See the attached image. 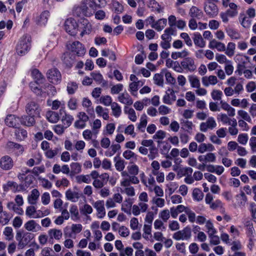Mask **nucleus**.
<instances>
[{"label": "nucleus", "mask_w": 256, "mask_h": 256, "mask_svg": "<svg viewBox=\"0 0 256 256\" xmlns=\"http://www.w3.org/2000/svg\"><path fill=\"white\" fill-rule=\"evenodd\" d=\"M34 116H24L20 118V123L24 126H32L35 124Z\"/></svg>", "instance_id": "27"}, {"label": "nucleus", "mask_w": 256, "mask_h": 256, "mask_svg": "<svg viewBox=\"0 0 256 256\" xmlns=\"http://www.w3.org/2000/svg\"><path fill=\"white\" fill-rule=\"evenodd\" d=\"M174 34V30L172 28H168L164 31V34L161 36L162 40H168L171 41L172 40V35Z\"/></svg>", "instance_id": "42"}, {"label": "nucleus", "mask_w": 256, "mask_h": 256, "mask_svg": "<svg viewBox=\"0 0 256 256\" xmlns=\"http://www.w3.org/2000/svg\"><path fill=\"white\" fill-rule=\"evenodd\" d=\"M93 80L98 84H101L103 81V77L99 72H94L90 74Z\"/></svg>", "instance_id": "55"}, {"label": "nucleus", "mask_w": 256, "mask_h": 256, "mask_svg": "<svg viewBox=\"0 0 256 256\" xmlns=\"http://www.w3.org/2000/svg\"><path fill=\"white\" fill-rule=\"evenodd\" d=\"M40 196V192L36 189H34L32 190L31 194L28 198V203L31 204H36L37 200Z\"/></svg>", "instance_id": "29"}, {"label": "nucleus", "mask_w": 256, "mask_h": 256, "mask_svg": "<svg viewBox=\"0 0 256 256\" xmlns=\"http://www.w3.org/2000/svg\"><path fill=\"white\" fill-rule=\"evenodd\" d=\"M22 187L23 186H18L16 182L12 181H8L3 186L4 190L5 192L10 190L14 192L20 191L21 190L24 189Z\"/></svg>", "instance_id": "19"}, {"label": "nucleus", "mask_w": 256, "mask_h": 256, "mask_svg": "<svg viewBox=\"0 0 256 256\" xmlns=\"http://www.w3.org/2000/svg\"><path fill=\"white\" fill-rule=\"evenodd\" d=\"M71 172L73 174H79L81 170V165L78 162H72L70 164Z\"/></svg>", "instance_id": "52"}, {"label": "nucleus", "mask_w": 256, "mask_h": 256, "mask_svg": "<svg viewBox=\"0 0 256 256\" xmlns=\"http://www.w3.org/2000/svg\"><path fill=\"white\" fill-rule=\"evenodd\" d=\"M20 118L16 116L15 115L10 114L6 116L5 119L6 124L12 128H17L20 126Z\"/></svg>", "instance_id": "14"}, {"label": "nucleus", "mask_w": 256, "mask_h": 256, "mask_svg": "<svg viewBox=\"0 0 256 256\" xmlns=\"http://www.w3.org/2000/svg\"><path fill=\"white\" fill-rule=\"evenodd\" d=\"M239 20L242 26L245 28L250 27L252 22L250 18L246 16L244 14H240Z\"/></svg>", "instance_id": "36"}, {"label": "nucleus", "mask_w": 256, "mask_h": 256, "mask_svg": "<svg viewBox=\"0 0 256 256\" xmlns=\"http://www.w3.org/2000/svg\"><path fill=\"white\" fill-rule=\"evenodd\" d=\"M167 20L166 18H160L156 21L155 24L152 26V28H154L158 32L162 30L166 26Z\"/></svg>", "instance_id": "31"}, {"label": "nucleus", "mask_w": 256, "mask_h": 256, "mask_svg": "<svg viewBox=\"0 0 256 256\" xmlns=\"http://www.w3.org/2000/svg\"><path fill=\"white\" fill-rule=\"evenodd\" d=\"M150 153L148 156L150 160H154L158 154V150L154 145L148 148Z\"/></svg>", "instance_id": "51"}, {"label": "nucleus", "mask_w": 256, "mask_h": 256, "mask_svg": "<svg viewBox=\"0 0 256 256\" xmlns=\"http://www.w3.org/2000/svg\"><path fill=\"white\" fill-rule=\"evenodd\" d=\"M64 28L66 32L71 36H75L78 30V24L72 18H68L65 21Z\"/></svg>", "instance_id": "5"}, {"label": "nucleus", "mask_w": 256, "mask_h": 256, "mask_svg": "<svg viewBox=\"0 0 256 256\" xmlns=\"http://www.w3.org/2000/svg\"><path fill=\"white\" fill-rule=\"evenodd\" d=\"M204 10L206 14L210 18L218 15V10L217 6L212 1H206L204 3Z\"/></svg>", "instance_id": "6"}, {"label": "nucleus", "mask_w": 256, "mask_h": 256, "mask_svg": "<svg viewBox=\"0 0 256 256\" xmlns=\"http://www.w3.org/2000/svg\"><path fill=\"white\" fill-rule=\"evenodd\" d=\"M16 135L18 139L22 140L27 136V132L24 129H18L16 130Z\"/></svg>", "instance_id": "58"}, {"label": "nucleus", "mask_w": 256, "mask_h": 256, "mask_svg": "<svg viewBox=\"0 0 256 256\" xmlns=\"http://www.w3.org/2000/svg\"><path fill=\"white\" fill-rule=\"evenodd\" d=\"M112 10L114 12L120 14L124 10V8L122 4L116 0H112L111 2Z\"/></svg>", "instance_id": "38"}, {"label": "nucleus", "mask_w": 256, "mask_h": 256, "mask_svg": "<svg viewBox=\"0 0 256 256\" xmlns=\"http://www.w3.org/2000/svg\"><path fill=\"white\" fill-rule=\"evenodd\" d=\"M50 16V12L48 10H44L36 18V22L38 25L44 26L46 24Z\"/></svg>", "instance_id": "18"}, {"label": "nucleus", "mask_w": 256, "mask_h": 256, "mask_svg": "<svg viewBox=\"0 0 256 256\" xmlns=\"http://www.w3.org/2000/svg\"><path fill=\"white\" fill-rule=\"evenodd\" d=\"M202 82L204 86H208L210 84H216L218 83V80L216 76L212 75L209 76H205L202 77Z\"/></svg>", "instance_id": "26"}, {"label": "nucleus", "mask_w": 256, "mask_h": 256, "mask_svg": "<svg viewBox=\"0 0 256 256\" xmlns=\"http://www.w3.org/2000/svg\"><path fill=\"white\" fill-rule=\"evenodd\" d=\"M192 236V230L189 226H186L184 229L178 230L174 234L172 238L176 240H188Z\"/></svg>", "instance_id": "3"}, {"label": "nucleus", "mask_w": 256, "mask_h": 256, "mask_svg": "<svg viewBox=\"0 0 256 256\" xmlns=\"http://www.w3.org/2000/svg\"><path fill=\"white\" fill-rule=\"evenodd\" d=\"M76 181L78 184L84 182L86 184H90L91 182V179L89 175H80L76 178Z\"/></svg>", "instance_id": "45"}, {"label": "nucleus", "mask_w": 256, "mask_h": 256, "mask_svg": "<svg viewBox=\"0 0 256 256\" xmlns=\"http://www.w3.org/2000/svg\"><path fill=\"white\" fill-rule=\"evenodd\" d=\"M80 26H78L80 29L82 30L80 36H83L84 34H89L91 32L92 26L86 18L81 20Z\"/></svg>", "instance_id": "13"}, {"label": "nucleus", "mask_w": 256, "mask_h": 256, "mask_svg": "<svg viewBox=\"0 0 256 256\" xmlns=\"http://www.w3.org/2000/svg\"><path fill=\"white\" fill-rule=\"evenodd\" d=\"M227 34L232 38L238 40L240 38V34L234 30L232 28H228L226 29Z\"/></svg>", "instance_id": "56"}, {"label": "nucleus", "mask_w": 256, "mask_h": 256, "mask_svg": "<svg viewBox=\"0 0 256 256\" xmlns=\"http://www.w3.org/2000/svg\"><path fill=\"white\" fill-rule=\"evenodd\" d=\"M118 100L125 104L131 105L132 104L133 101L127 92L120 94L118 97Z\"/></svg>", "instance_id": "30"}, {"label": "nucleus", "mask_w": 256, "mask_h": 256, "mask_svg": "<svg viewBox=\"0 0 256 256\" xmlns=\"http://www.w3.org/2000/svg\"><path fill=\"white\" fill-rule=\"evenodd\" d=\"M138 178L136 176L132 175L123 178L121 182V186H129L131 184H138L139 183Z\"/></svg>", "instance_id": "22"}, {"label": "nucleus", "mask_w": 256, "mask_h": 256, "mask_svg": "<svg viewBox=\"0 0 256 256\" xmlns=\"http://www.w3.org/2000/svg\"><path fill=\"white\" fill-rule=\"evenodd\" d=\"M188 79L192 87L196 88H200V82L197 76H189Z\"/></svg>", "instance_id": "50"}, {"label": "nucleus", "mask_w": 256, "mask_h": 256, "mask_svg": "<svg viewBox=\"0 0 256 256\" xmlns=\"http://www.w3.org/2000/svg\"><path fill=\"white\" fill-rule=\"evenodd\" d=\"M236 198L238 200V204L239 206H244L245 205L247 201V198L244 192H241L240 194L236 195Z\"/></svg>", "instance_id": "49"}, {"label": "nucleus", "mask_w": 256, "mask_h": 256, "mask_svg": "<svg viewBox=\"0 0 256 256\" xmlns=\"http://www.w3.org/2000/svg\"><path fill=\"white\" fill-rule=\"evenodd\" d=\"M80 212L84 215L90 214L92 212V207L88 204H85L82 208H80Z\"/></svg>", "instance_id": "61"}, {"label": "nucleus", "mask_w": 256, "mask_h": 256, "mask_svg": "<svg viewBox=\"0 0 256 256\" xmlns=\"http://www.w3.org/2000/svg\"><path fill=\"white\" fill-rule=\"evenodd\" d=\"M46 117L47 120L52 123H56L60 119L58 114L52 111L48 112L46 114Z\"/></svg>", "instance_id": "32"}, {"label": "nucleus", "mask_w": 256, "mask_h": 256, "mask_svg": "<svg viewBox=\"0 0 256 256\" xmlns=\"http://www.w3.org/2000/svg\"><path fill=\"white\" fill-rule=\"evenodd\" d=\"M68 50L76 54L78 56H84L86 53V49L82 43L78 41L72 42L67 44Z\"/></svg>", "instance_id": "4"}, {"label": "nucleus", "mask_w": 256, "mask_h": 256, "mask_svg": "<svg viewBox=\"0 0 256 256\" xmlns=\"http://www.w3.org/2000/svg\"><path fill=\"white\" fill-rule=\"evenodd\" d=\"M200 162L204 163L214 162L216 160V156L214 153L209 152L206 155H201L198 157Z\"/></svg>", "instance_id": "25"}, {"label": "nucleus", "mask_w": 256, "mask_h": 256, "mask_svg": "<svg viewBox=\"0 0 256 256\" xmlns=\"http://www.w3.org/2000/svg\"><path fill=\"white\" fill-rule=\"evenodd\" d=\"M148 123L147 116L146 114L142 115L140 119V122L138 124V129L142 132H144Z\"/></svg>", "instance_id": "39"}, {"label": "nucleus", "mask_w": 256, "mask_h": 256, "mask_svg": "<svg viewBox=\"0 0 256 256\" xmlns=\"http://www.w3.org/2000/svg\"><path fill=\"white\" fill-rule=\"evenodd\" d=\"M208 47L211 49L216 48L218 52L226 50L225 44L215 39L211 40L208 44Z\"/></svg>", "instance_id": "21"}, {"label": "nucleus", "mask_w": 256, "mask_h": 256, "mask_svg": "<svg viewBox=\"0 0 256 256\" xmlns=\"http://www.w3.org/2000/svg\"><path fill=\"white\" fill-rule=\"evenodd\" d=\"M90 7H94L96 10L104 7L106 3V0H90Z\"/></svg>", "instance_id": "37"}, {"label": "nucleus", "mask_w": 256, "mask_h": 256, "mask_svg": "<svg viewBox=\"0 0 256 256\" xmlns=\"http://www.w3.org/2000/svg\"><path fill=\"white\" fill-rule=\"evenodd\" d=\"M32 75L35 80L36 84H42L44 83V78L42 74L37 69H34L32 72Z\"/></svg>", "instance_id": "28"}, {"label": "nucleus", "mask_w": 256, "mask_h": 256, "mask_svg": "<svg viewBox=\"0 0 256 256\" xmlns=\"http://www.w3.org/2000/svg\"><path fill=\"white\" fill-rule=\"evenodd\" d=\"M6 148L11 152L16 150L18 152L22 153L24 150L22 145L12 142H8L6 144Z\"/></svg>", "instance_id": "24"}, {"label": "nucleus", "mask_w": 256, "mask_h": 256, "mask_svg": "<svg viewBox=\"0 0 256 256\" xmlns=\"http://www.w3.org/2000/svg\"><path fill=\"white\" fill-rule=\"evenodd\" d=\"M158 146H159L161 154H168L170 149L171 148L170 145L164 141L158 140Z\"/></svg>", "instance_id": "34"}, {"label": "nucleus", "mask_w": 256, "mask_h": 256, "mask_svg": "<svg viewBox=\"0 0 256 256\" xmlns=\"http://www.w3.org/2000/svg\"><path fill=\"white\" fill-rule=\"evenodd\" d=\"M68 106L71 110H76L78 106L77 100L74 98H72L68 102Z\"/></svg>", "instance_id": "60"}, {"label": "nucleus", "mask_w": 256, "mask_h": 256, "mask_svg": "<svg viewBox=\"0 0 256 256\" xmlns=\"http://www.w3.org/2000/svg\"><path fill=\"white\" fill-rule=\"evenodd\" d=\"M180 64L184 70L190 72L194 71L196 68V65L195 64L194 60L191 57H186L180 62Z\"/></svg>", "instance_id": "8"}, {"label": "nucleus", "mask_w": 256, "mask_h": 256, "mask_svg": "<svg viewBox=\"0 0 256 256\" xmlns=\"http://www.w3.org/2000/svg\"><path fill=\"white\" fill-rule=\"evenodd\" d=\"M189 54L188 52L184 50L180 52H173L171 54V57L172 59L177 60L178 58H186Z\"/></svg>", "instance_id": "43"}, {"label": "nucleus", "mask_w": 256, "mask_h": 256, "mask_svg": "<svg viewBox=\"0 0 256 256\" xmlns=\"http://www.w3.org/2000/svg\"><path fill=\"white\" fill-rule=\"evenodd\" d=\"M48 234L50 238H55L56 240H60L62 237V232L60 230L56 228L50 229L48 231Z\"/></svg>", "instance_id": "35"}, {"label": "nucleus", "mask_w": 256, "mask_h": 256, "mask_svg": "<svg viewBox=\"0 0 256 256\" xmlns=\"http://www.w3.org/2000/svg\"><path fill=\"white\" fill-rule=\"evenodd\" d=\"M6 206L8 210H12L18 214H22L23 213L22 209L18 205L16 206L12 202H8Z\"/></svg>", "instance_id": "40"}, {"label": "nucleus", "mask_w": 256, "mask_h": 256, "mask_svg": "<svg viewBox=\"0 0 256 256\" xmlns=\"http://www.w3.org/2000/svg\"><path fill=\"white\" fill-rule=\"evenodd\" d=\"M26 110L28 115L36 116L40 114V110L36 102H30L26 105Z\"/></svg>", "instance_id": "9"}, {"label": "nucleus", "mask_w": 256, "mask_h": 256, "mask_svg": "<svg viewBox=\"0 0 256 256\" xmlns=\"http://www.w3.org/2000/svg\"><path fill=\"white\" fill-rule=\"evenodd\" d=\"M192 197L194 200L199 202L202 200L204 194L200 189L196 188L193 190Z\"/></svg>", "instance_id": "48"}, {"label": "nucleus", "mask_w": 256, "mask_h": 256, "mask_svg": "<svg viewBox=\"0 0 256 256\" xmlns=\"http://www.w3.org/2000/svg\"><path fill=\"white\" fill-rule=\"evenodd\" d=\"M236 44L234 42H229L228 44L226 54L228 56H232L234 54Z\"/></svg>", "instance_id": "53"}, {"label": "nucleus", "mask_w": 256, "mask_h": 256, "mask_svg": "<svg viewBox=\"0 0 256 256\" xmlns=\"http://www.w3.org/2000/svg\"><path fill=\"white\" fill-rule=\"evenodd\" d=\"M181 124L184 128L190 132V130L192 129L193 124L188 120H181Z\"/></svg>", "instance_id": "57"}, {"label": "nucleus", "mask_w": 256, "mask_h": 256, "mask_svg": "<svg viewBox=\"0 0 256 256\" xmlns=\"http://www.w3.org/2000/svg\"><path fill=\"white\" fill-rule=\"evenodd\" d=\"M104 202L102 200H98L92 204V206L97 211V214L99 218H102L106 214L104 207Z\"/></svg>", "instance_id": "15"}, {"label": "nucleus", "mask_w": 256, "mask_h": 256, "mask_svg": "<svg viewBox=\"0 0 256 256\" xmlns=\"http://www.w3.org/2000/svg\"><path fill=\"white\" fill-rule=\"evenodd\" d=\"M47 77L49 81L54 84L60 82L62 79L60 72L56 68L50 69L48 71Z\"/></svg>", "instance_id": "7"}, {"label": "nucleus", "mask_w": 256, "mask_h": 256, "mask_svg": "<svg viewBox=\"0 0 256 256\" xmlns=\"http://www.w3.org/2000/svg\"><path fill=\"white\" fill-rule=\"evenodd\" d=\"M84 10V9L82 8V4H80V6L74 7L73 10L74 14L78 17L84 16V12H83Z\"/></svg>", "instance_id": "54"}, {"label": "nucleus", "mask_w": 256, "mask_h": 256, "mask_svg": "<svg viewBox=\"0 0 256 256\" xmlns=\"http://www.w3.org/2000/svg\"><path fill=\"white\" fill-rule=\"evenodd\" d=\"M31 38L29 35H24L20 38L16 46L17 54L20 56L25 55L30 48Z\"/></svg>", "instance_id": "1"}, {"label": "nucleus", "mask_w": 256, "mask_h": 256, "mask_svg": "<svg viewBox=\"0 0 256 256\" xmlns=\"http://www.w3.org/2000/svg\"><path fill=\"white\" fill-rule=\"evenodd\" d=\"M170 216V212L168 210H164L159 214V217L166 222Z\"/></svg>", "instance_id": "63"}, {"label": "nucleus", "mask_w": 256, "mask_h": 256, "mask_svg": "<svg viewBox=\"0 0 256 256\" xmlns=\"http://www.w3.org/2000/svg\"><path fill=\"white\" fill-rule=\"evenodd\" d=\"M34 238V234L32 233L26 232L22 234L20 232H17L16 238L18 241V248L19 249L24 248Z\"/></svg>", "instance_id": "2"}, {"label": "nucleus", "mask_w": 256, "mask_h": 256, "mask_svg": "<svg viewBox=\"0 0 256 256\" xmlns=\"http://www.w3.org/2000/svg\"><path fill=\"white\" fill-rule=\"evenodd\" d=\"M111 108L113 115L116 118L120 116L121 114L122 110L121 108L118 104L116 102H112L111 105Z\"/></svg>", "instance_id": "44"}, {"label": "nucleus", "mask_w": 256, "mask_h": 256, "mask_svg": "<svg viewBox=\"0 0 256 256\" xmlns=\"http://www.w3.org/2000/svg\"><path fill=\"white\" fill-rule=\"evenodd\" d=\"M4 234L6 236V239L7 240H11L14 237L12 234V229L11 227L7 226L5 228Z\"/></svg>", "instance_id": "64"}, {"label": "nucleus", "mask_w": 256, "mask_h": 256, "mask_svg": "<svg viewBox=\"0 0 256 256\" xmlns=\"http://www.w3.org/2000/svg\"><path fill=\"white\" fill-rule=\"evenodd\" d=\"M109 179V175L107 173L100 174L98 178L94 180L92 185L96 188H101L106 184Z\"/></svg>", "instance_id": "10"}, {"label": "nucleus", "mask_w": 256, "mask_h": 256, "mask_svg": "<svg viewBox=\"0 0 256 256\" xmlns=\"http://www.w3.org/2000/svg\"><path fill=\"white\" fill-rule=\"evenodd\" d=\"M62 113H64V116H63L62 118V124L66 126V128H67L72 124L74 118L72 116L66 113L65 110H64V108H62L60 110V114L62 115Z\"/></svg>", "instance_id": "16"}, {"label": "nucleus", "mask_w": 256, "mask_h": 256, "mask_svg": "<svg viewBox=\"0 0 256 256\" xmlns=\"http://www.w3.org/2000/svg\"><path fill=\"white\" fill-rule=\"evenodd\" d=\"M194 42L196 46L200 48H204L206 45V42L204 40L201 34L198 32L194 34Z\"/></svg>", "instance_id": "33"}, {"label": "nucleus", "mask_w": 256, "mask_h": 256, "mask_svg": "<svg viewBox=\"0 0 256 256\" xmlns=\"http://www.w3.org/2000/svg\"><path fill=\"white\" fill-rule=\"evenodd\" d=\"M62 60L68 66H71L72 64V60L70 57V54L68 53L64 54L62 56Z\"/></svg>", "instance_id": "62"}, {"label": "nucleus", "mask_w": 256, "mask_h": 256, "mask_svg": "<svg viewBox=\"0 0 256 256\" xmlns=\"http://www.w3.org/2000/svg\"><path fill=\"white\" fill-rule=\"evenodd\" d=\"M189 15L192 18L201 19L204 16V13L198 8L192 6L190 10Z\"/></svg>", "instance_id": "23"}, {"label": "nucleus", "mask_w": 256, "mask_h": 256, "mask_svg": "<svg viewBox=\"0 0 256 256\" xmlns=\"http://www.w3.org/2000/svg\"><path fill=\"white\" fill-rule=\"evenodd\" d=\"M14 166V162L8 156H4L0 160V167L4 170H10Z\"/></svg>", "instance_id": "12"}, {"label": "nucleus", "mask_w": 256, "mask_h": 256, "mask_svg": "<svg viewBox=\"0 0 256 256\" xmlns=\"http://www.w3.org/2000/svg\"><path fill=\"white\" fill-rule=\"evenodd\" d=\"M66 196L68 200L73 202L78 201L79 196L77 192H73L71 190H68L66 192Z\"/></svg>", "instance_id": "41"}, {"label": "nucleus", "mask_w": 256, "mask_h": 256, "mask_svg": "<svg viewBox=\"0 0 256 256\" xmlns=\"http://www.w3.org/2000/svg\"><path fill=\"white\" fill-rule=\"evenodd\" d=\"M216 126V123L214 118L209 117L206 122H202L200 126V131L206 132L208 129L212 130Z\"/></svg>", "instance_id": "11"}, {"label": "nucleus", "mask_w": 256, "mask_h": 256, "mask_svg": "<svg viewBox=\"0 0 256 256\" xmlns=\"http://www.w3.org/2000/svg\"><path fill=\"white\" fill-rule=\"evenodd\" d=\"M89 2L90 0H84L81 2L82 8L84 9L83 12L84 16L89 17L92 16L96 10L94 7H90Z\"/></svg>", "instance_id": "17"}, {"label": "nucleus", "mask_w": 256, "mask_h": 256, "mask_svg": "<svg viewBox=\"0 0 256 256\" xmlns=\"http://www.w3.org/2000/svg\"><path fill=\"white\" fill-rule=\"evenodd\" d=\"M78 88V85L76 82H71L68 84L67 91L68 94H72Z\"/></svg>", "instance_id": "47"}, {"label": "nucleus", "mask_w": 256, "mask_h": 256, "mask_svg": "<svg viewBox=\"0 0 256 256\" xmlns=\"http://www.w3.org/2000/svg\"><path fill=\"white\" fill-rule=\"evenodd\" d=\"M34 180V177L32 174H28L27 176H24L23 180H21L22 181H24V185L25 187H28L32 183V182Z\"/></svg>", "instance_id": "59"}, {"label": "nucleus", "mask_w": 256, "mask_h": 256, "mask_svg": "<svg viewBox=\"0 0 256 256\" xmlns=\"http://www.w3.org/2000/svg\"><path fill=\"white\" fill-rule=\"evenodd\" d=\"M148 6L152 11H157L158 12H160V6L155 0H150L148 2Z\"/></svg>", "instance_id": "46"}, {"label": "nucleus", "mask_w": 256, "mask_h": 256, "mask_svg": "<svg viewBox=\"0 0 256 256\" xmlns=\"http://www.w3.org/2000/svg\"><path fill=\"white\" fill-rule=\"evenodd\" d=\"M24 228L28 231L36 232L41 229V226L34 220H30L24 224Z\"/></svg>", "instance_id": "20"}]
</instances>
